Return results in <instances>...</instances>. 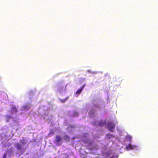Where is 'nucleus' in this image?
<instances>
[{
    "label": "nucleus",
    "instance_id": "nucleus-1",
    "mask_svg": "<svg viewBox=\"0 0 158 158\" xmlns=\"http://www.w3.org/2000/svg\"><path fill=\"white\" fill-rule=\"evenodd\" d=\"M56 139L54 143L57 146H61L63 143V139L62 136L60 135H56L55 136Z\"/></svg>",
    "mask_w": 158,
    "mask_h": 158
},
{
    "label": "nucleus",
    "instance_id": "nucleus-7",
    "mask_svg": "<svg viewBox=\"0 0 158 158\" xmlns=\"http://www.w3.org/2000/svg\"><path fill=\"white\" fill-rule=\"evenodd\" d=\"M20 142L21 144V146L22 145H24V144H26L27 142L26 140L25 139H22L20 140Z\"/></svg>",
    "mask_w": 158,
    "mask_h": 158
},
{
    "label": "nucleus",
    "instance_id": "nucleus-5",
    "mask_svg": "<svg viewBox=\"0 0 158 158\" xmlns=\"http://www.w3.org/2000/svg\"><path fill=\"white\" fill-rule=\"evenodd\" d=\"M15 146L16 148L19 150H21L22 148L21 144L17 143L15 144Z\"/></svg>",
    "mask_w": 158,
    "mask_h": 158
},
{
    "label": "nucleus",
    "instance_id": "nucleus-2",
    "mask_svg": "<svg viewBox=\"0 0 158 158\" xmlns=\"http://www.w3.org/2000/svg\"><path fill=\"white\" fill-rule=\"evenodd\" d=\"M107 126L109 130L111 132H114V128L115 127V125L112 122H109L107 123Z\"/></svg>",
    "mask_w": 158,
    "mask_h": 158
},
{
    "label": "nucleus",
    "instance_id": "nucleus-13",
    "mask_svg": "<svg viewBox=\"0 0 158 158\" xmlns=\"http://www.w3.org/2000/svg\"><path fill=\"white\" fill-rule=\"evenodd\" d=\"M110 158H114V156H112Z\"/></svg>",
    "mask_w": 158,
    "mask_h": 158
},
{
    "label": "nucleus",
    "instance_id": "nucleus-4",
    "mask_svg": "<svg viewBox=\"0 0 158 158\" xmlns=\"http://www.w3.org/2000/svg\"><path fill=\"white\" fill-rule=\"evenodd\" d=\"M63 138L64 140L67 142H69L70 140V138L69 136L67 135H64Z\"/></svg>",
    "mask_w": 158,
    "mask_h": 158
},
{
    "label": "nucleus",
    "instance_id": "nucleus-10",
    "mask_svg": "<svg viewBox=\"0 0 158 158\" xmlns=\"http://www.w3.org/2000/svg\"><path fill=\"white\" fill-rule=\"evenodd\" d=\"M23 108L24 109H29L30 108V106H23Z\"/></svg>",
    "mask_w": 158,
    "mask_h": 158
},
{
    "label": "nucleus",
    "instance_id": "nucleus-3",
    "mask_svg": "<svg viewBox=\"0 0 158 158\" xmlns=\"http://www.w3.org/2000/svg\"><path fill=\"white\" fill-rule=\"evenodd\" d=\"M85 86V84H84L81 87L80 89H78L77 90L76 93L77 94H80V93H81V91H82V90L84 89V87Z\"/></svg>",
    "mask_w": 158,
    "mask_h": 158
},
{
    "label": "nucleus",
    "instance_id": "nucleus-11",
    "mask_svg": "<svg viewBox=\"0 0 158 158\" xmlns=\"http://www.w3.org/2000/svg\"><path fill=\"white\" fill-rule=\"evenodd\" d=\"M94 106L96 107H97L99 109H100L101 108V107L99 105H96V104H94Z\"/></svg>",
    "mask_w": 158,
    "mask_h": 158
},
{
    "label": "nucleus",
    "instance_id": "nucleus-6",
    "mask_svg": "<svg viewBox=\"0 0 158 158\" xmlns=\"http://www.w3.org/2000/svg\"><path fill=\"white\" fill-rule=\"evenodd\" d=\"M134 147L135 148V146H132L131 144H129L126 147V148L127 149H133Z\"/></svg>",
    "mask_w": 158,
    "mask_h": 158
},
{
    "label": "nucleus",
    "instance_id": "nucleus-12",
    "mask_svg": "<svg viewBox=\"0 0 158 158\" xmlns=\"http://www.w3.org/2000/svg\"><path fill=\"white\" fill-rule=\"evenodd\" d=\"M6 155H6V154H5V155H4V158H6Z\"/></svg>",
    "mask_w": 158,
    "mask_h": 158
},
{
    "label": "nucleus",
    "instance_id": "nucleus-8",
    "mask_svg": "<svg viewBox=\"0 0 158 158\" xmlns=\"http://www.w3.org/2000/svg\"><path fill=\"white\" fill-rule=\"evenodd\" d=\"M17 111L18 110L16 106H13V107L11 108V112H12V113H14V112L16 113V112H17Z\"/></svg>",
    "mask_w": 158,
    "mask_h": 158
},
{
    "label": "nucleus",
    "instance_id": "nucleus-9",
    "mask_svg": "<svg viewBox=\"0 0 158 158\" xmlns=\"http://www.w3.org/2000/svg\"><path fill=\"white\" fill-rule=\"evenodd\" d=\"M95 113V110H90L89 112V114H94Z\"/></svg>",
    "mask_w": 158,
    "mask_h": 158
}]
</instances>
